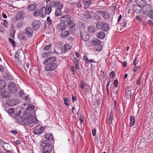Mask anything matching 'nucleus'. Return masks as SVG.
I'll return each instance as SVG.
<instances>
[{"label": "nucleus", "instance_id": "052dcab7", "mask_svg": "<svg viewBox=\"0 0 153 153\" xmlns=\"http://www.w3.org/2000/svg\"><path fill=\"white\" fill-rule=\"evenodd\" d=\"M149 15L151 18L153 19V10H152L150 11Z\"/></svg>", "mask_w": 153, "mask_h": 153}, {"label": "nucleus", "instance_id": "680f3d73", "mask_svg": "<svg viewBox=\"0 0 153 153\" xmlns=\"http://www.w3.org/2000/svg\"><path fill=\"white\" fill-rule=\"evenodd\" d=\"M17 26L18 28L21 27L22 26V22H19L17 24Z\"/></svg>", "mask_w": 153, "mask_h": 153}, {"label": "nucleus", "instance_id": "1a4fd4ad", "mask_svg": "<svg viewBox=\"0 0 153 153\" xmlns=\"http://www.w3.org/2000/svg\"><path fill=\"white\" fill-rule=\"evenodd\" d=\"M44 128L40 125H38L34 128L33 133L35 134L40 135L42 133Z\"/></svg>", "mask_w": 153, "mask_h": 153}, {"label": "nucleus", "instance_id": "c756f323", "mask_svg": "<svg viewBox=\"0 0 153 153\" xmlns=\"http://www.w3.org/2000/svg\"><path fill=\"white\" fill-rule=\"evenodd\" d=\"M93 13V12L91 11L90 12L86 11L85 12L84 14V18L87 19H88L91 17V13Z\"/></svg>", "mask_w": 153, "mask_h": 153}, {"label": "nucleus", "instance_id": "393cba45", "mask_svg": "<svg viewBox=\"0 0 153 153\" xmlns=\"http://www.w3.org/2000/svg\"><path fill=\"white\" fill-rule=\"evenodd\" d=\"M45 138L46 140L44 141H49L51 143H52L53 141V136L50 134H46Z\"/></svg>", "mask_w": 153, "mask_h": 153}, {"label": "nucleus", "instance_id": "a18cd8bd", "mask_svg": "<svg viewBox=\"0 0 153 153\" xmlns=\"http://www.w3.org/2000/svg\"><path fill=\"white\" fill-rule=\"evenodd\" d=\"M8 40L9 42L10 43H11L12 45L13 46H15L16 45H15V42L13 39H12L10 38H9L8 39Z\"/></svg>", "mask_w": 153, "mask_h": 153}, {"label": "nucleus", "instance_id": "5701e85b", "mask_svg": "<svg viewBox=\"0 0 153 153\" xmlns=\"http://www.w3.org/2000/svg\"><path fill=\"white\" fill-rule=\"evenodd\" d=\"M105 36V34L103 31H100L96 34L97 38L100 39H103Z\"/></svg>", "mask_w": 153, "mask_h": 153}, {"label": "nucleus", "instance_id": "bb28decb", "mask_svg": "<svg viewBox=\"0 0 153 153\" xmlns=\"http://www.w3.org/2000/svg\"><path fill=\"white\" fill-rule=\"evenodd\" d=\"M97 29L94 26H91L88 27V31L91 34L94 33L96 31Z\"/></svg>", "mask_w": 153, "mask_h": 153}, {"label": "nucleus", "instance_id": "72a5a7b5", "mask_svg": "<svg viewBox=\"0 0 153 153\" xmlns=\"http://www.w3.org/2000/svg\"><path fill=\"white\" fill-rule=\"evenodd\" d=\"M93 48L96 51H100L102 49V47L100 44H99L94 46Z\"/></svg>", "mask_w": 153, "mask_h": 153}, {"label": "nucleus", "instance_id": "c9c22d12", "mask_svg": "<svg viewBox=\"0 0 153 153\" xmlns=\"http://www.w3.org/2000/svg\"><path fill=\"white\" fill-rule=\"evenodd\" d=\"M126 97L127 99H131V93L130 90H128L126 92Z\"/></svg>", "mask_w": 153, "mask_h": 153}, {"label": "nucleus", "instance_id": "09e8293b", "mask_svg": "<svg viewBox=\"0 0 153 153\" xmlns=\"http://www.w3.org/2000/svg\"><path fill=\"white\" fill-rule=\"evenodd\" d=\"M80 28L82 29L85 28V25L84 23L82 22H79V23Z\"/></svg>", "mask_w": 153, "mask_h": 153}, {"label": "nucleus", "instance_id": "f257e3e1", "mask_svg": "<svg viewBox=\"0 0 153 153\" xmlns=\"http://www.w3.org/2000/svg\"><path fill=\"white\" fill-rule=\"evenodd\" d=\"M23 125H27L32 123H36L37 121V119L35 117L29 116L28 114L24 113L23 115Z\"/></svg>", "mask_w": 153, "mask_h": 153}, {"label": "nucleus", "instance_id": "6ab92c4d", "mask_svg": "<svg viewBox=\"0 0 153 153\" xmlns=\"http://www.w3.org/2000/svg\"><path fill=\"white\" fill-rule=\"evenodd\" d=\"M133 9L134 12L137 13H140L142 10L141 7L138 5H134L133 6Z\"/></svg>", "mask_w": 153, "mask_h": 153}, {"label": "nucleus", "instance_id": "5fc2aeb1", "mask_svg": "<svg viewBox=\"0 0 153 153\" xmlns=\"http://www.w3.org/2000/svg\"><path fill=\"white\" fill-rule=\"evenodd\" d=\"M121 25L123 28H125L126 25V22L124 20L121 23Z\"/></svg>", "mask_w": 153, "mask_h": 153}, {"label": "nucleus", "instance_id": "603ef678", "mask_svg": "<svg viewBox=\"0 0 153 153\" xmlns=\"http://www.w3.org/2000/svg\"><path fill=\"white\" fill-rule=\"evenodd\" d=\"M19 93L21 97H22L23 99H24L25 98V94L24 93L23 91H20L19 92Z\"/></svg>", "mask_w": 153, "mask_h": 153}, {"label": "nucleus", "instance_id": "8fccbe9b", "mask_svg": "<svg viewBox=\"0 0 153 153\" xmlns=\"http://www.w3.org/2000/svg\"><path fill=\"white\" fill-rule=\"evenodd\" d=\"M47 22L48 24L49 25H51L52 23V20L50 19V17L49 16L47 17Z\"/></svg>", "mask_w": 153, "mask_h": 153}, {"label": "nucleus", "instance_id": "0e129e2a", "mask_svg": "<svg viewBox=\"0 0 153 153\" xmlns=\"http://www.w3.org/2000/svg\"><path fill=\"white\" fill-rule=\"evenodd\" d=\"M89 62L95 63L96 62L95 61H94L92 59H89V60L88 59V61L87 62H86V63L87 64H89Z\"/></svg>", "mask_w": 153, "mask_h": 153}, {"label": "nucleus", "instance_id": "79ce46f5", "mask_svg": "<svg viewBox=\"0 0 153 153\" xmlns=\"http://www.w3.org/2000/svg\"><path fill=\"white\" fill-rule=\"evenodd\" d=\"M8 103L9 105L12 106L15 105L16 104V102L13 100L9 101L8 102Z\"/></svg>", "mask_w": 153, "mask_h": 153}, {"label": "nucleus", "instance_id": "f8f14e48", "mask_svg": "<svg viewBox=\"0 0 153 153\" xmlns=\"http://www.w3.org/2000/svg\"><path fill=\"white\" fill-rule=\"evenodd\" d=\"M33 30L30 27H27L25 29V33L27 36L30 38L32 36L33 33Z\"/></svg>", "mask_w": 153, "mask_h": 153}, {"label": "nucleus", "instance_id": "2f4dec72", "mask_svg": "<svg viewBox=\"0 0 153 153\" xmlns=\"http://www.w3.org/2000/svg\"><path fill=\"white\" fill-rule=\"evenodd\" d=\"M135 123V117L132 116H130V123L129 124V126L132 127L134 124Z\"/></svg>", "mask_w": 153, "mask_h": 153}, {"label": "nucleus", "instance_id": "13d9d810", "mask_svg": "<svg viewBox=\"0 0 153 153\" xmlns=\"http://www.w3.org/2000/svg\"><path fill=\"white\" fill-rule=\"evenodd\" d=\"M24 99L27 102H28L30 101V98L29 97L25 96V98Z\"/></svg>", "mask_w": 153, "mask_h": 153}, {"label": "nucleus", "instance_id": "ea45409f", "mask_svg": "<svg viewBox=\"0 0 153 153\" xmlns=\"http://www.w3.org/2000/svg\"><path fill=\"white\" fill-rule=\"evenodd\" d=\"M5 85V82L4 80H1L0 81V89L4 88Z\"/></svg>", "mask_w": 153, "mask_h": 153}, {"label": "nucleus", "instance_id": "7c9ffc66", "mask_svg": "<svg viewBox=\"0 0 153 153\" xmlns=\"http://www.w3.org/2000/svg\"><path fill=\"white\" fill-rule=\"evenodd\" d=\"M136 2L138 5H140L141 7L143 5H145L146 3L145 0H136Z\"/></svg>", "mask_w": 153, "mask_h": 153}, {"label": "nucleus", "instance_id": "cd10ccee", "mask_svg": "<svg viewBox=\"0 0 153 153\" xmlns=\"http://www.w3.org/2000/svg\"><path fill=\"white\" fill-rule=\"evenodd\" d=\"M17 16V18H18L19 20H20L24 18L25 16V14L23 12L19 11L18 12Z\"/></svg>", "mask_w": 153, "mask_h": 153}, {"label": "nucleus", "instance_id": "f3484780", "mask_svg": "<svg viewBox=\"0 0 153 153\" xmlns=\"http://www.w3.org/2000/svg\"><path fill=\"white\" fill-rule=\"evenodd\" d=\"M71 48V47L68 44H66L64 45L62 47L61 51V53H64L67 52L68 50L70 49Z\"/></svg>", "mask_w": 153, "mask_h": 153}, {"label": "nucleus", "instance_id": "f03ea898", "mask_svg": "<svg viewBox=\"0 0 153 153\" xmlns=\"http://www.w3.org/2000/svg\"><path fill=\"white\" fill-rule=\"evenodd\" d=\"M25 56L23 51L21 49L17 50L14 56V60L16 63L20 65L22 63V60L25 58Z\"/></svg>", "mask_w": 153, "mask_h": 153}, {"label": "nucleus", "instance_id": "ddd939ff", "mask_svg": "<svg viewBox=\"0 0 153 153\" xmlns=\"http://www.w3.org/2000/svg\"><path fill=\"white\" fill-rule=\"evenodd\" d=\"M56 60L55 56H51L47 58L46 59L44 60L43 64L45 65L48 63H54Z\"/></svg>", "mask_w": 153, "mask_h": 153}, {"label": "nucleus", "instance_id": "dca6fc26", "mask_svg": "<svg viewBox=\"0 0 153 153\" xmlns=\"http://www.w3.org/2000/svg\"><path fill=\"white\" fill-rule=\"evenodd\" d=\"M66 24L63 22H60L57 25V28L62 31L66 29Z\"/></svg>", "mask_w": 153, "mask_h": 153}, {"label": "nucleus", "instance_id": "473e14b6", "mask_svg": "<svg viewBox=\"0 0 153 153\" xmlns=\"http://www.w3.org/2000/svg\"><path fill=\"white\" fill-rule=\"evenodd\" d=\"M60 4L59 3V2L57 1H52L51 3L50 4H49L51 6V7H56L58 6L59 5V4Z\"/></svg>", "mask_w": 153, "mask_h": 153}, {"label": "nucleus", "instance_id": "a878e982", "mask_svg": "<svg viewBox=\"0 0 153 153\" xmlns=\"http://www.w3.org/2000/svg\"><path fill=\"white\" fill-rule=\"evenodd\" d=\"M68 26L70 28H73L76 26L75 23L72 20H69L67 23Z\"/></svg>", "mask_w": 153, "mask_h": 153}, {"label": "nucleus", "instance_id": "0eeeda50", "mask_svg": "<svg viewBox=\"0 0 153 153\" xmlns=\"http://www.w3.org/2000/svg\"><path fill=\"white\" fill-rule=\"evenodd\" d=\"M58 65L56 63L48 64L45 66L44 69L46 71H52L56 68Z\"/></svg>", "mask_w": 153, "mask_h": 153}, {"label": "nucleus", "instance_id": "7ed1b4c3", "mask_svg": "<svg viewBox=\"0 0 153 153\" xmlns=\"http://www.w3.org/2000/svg\"><path fill=\"white\" fill-rule=\"evenodd\" d=\"M52 143L48 141H42L40 144V146L42 148V152H51L53 148Z\"/></svg>", "mask_w": 153, "mask_h": 153}, {"label": "nucleus", "instance_id": "4c0bfd02", "mask_svg": "<svg viewBox=\"0 0 153 153\" xmlns=\"http://www.w3.org/2000/svg\"><path fill=\"white\" fill-rule=\"evenodd\" d=\"M19 38L20 40H22L24 41L26 40V36L23 33L20 34L19 36Z\"/></svg>", "mask_w": 153, "mask_h": 153}, {"label": "nucleus", "instance_id": "4468645a", "mask_svg": "<svg viewBox=\"0 0 153 153\" xmlns=\"http://www.w3.org/2000/svg\"><path fill=\"white\" fill-rule=\"evenodd\" d=\"M63 6V5L62 4L58 6L55 12V14L56 16H59L62 14L61 9L62 8Z\"/></svg>", "mask_w": 153, "mask_h": 153}, {"label": "nucleus", "instance_id": "3c124183", "mask_svg": "<svg viewBox=\"0 0 153 153\" xmlns=\"http://www.w3.org/2000/svg\"><path fill=\"white\" fill-rule=\"evenodd\" d=\"M51 46V44H50L49 45H46L44 48V49L45 51H47L50 48Z\"/></svg>", "mask_w": 153, "mask_h": 153}, {"label": "nucleus", "instance_id": "bf43d9fd", "mask_svg": "<svg viewBox=\"0 0 153 153\" xmlns=\"http://www.w3.org/2000/svg\"><path fill=\"white\" fill-rule=\"evenodd\" d=\"M49 53L48 52L43 53L42 55V57L44 59L45 58L46 56H48Z\"/></svg>", "mask_w": 153, "mask_h": 153}, {"label": "nucleus", "instance_id": "37998d69", "mask_svg": "<svg viewBox=\"0 0 153 153\" xmlns=\"http://www.w3.org/2000/svg\"><path fill=\"white\" fill-rule=\"evenodd\" d=\"M15 31L13 29L11 30L10 32V36L12 38H13L15 36Z\"/></svg>", "mask_w": 153, "mask_h": 153}, {"label": "nucleus", "instance_id": "f704fd0d", "mask_svg": "<svg viewBox=\"0 0 153 153\" xmlns=\"http://www.w3.org/2000/svg\"><path fill=\"white\" fill-rule=\"evenodd\" d=\"M100 43L101 41L97 39H95L91 42L92 45H94V46L97 45L99 44Z\"/></svg>", "mask_w": 153, "mask_h": 153}, {"label": "nucleus", "instance_id": "6e6552de", "mask_svg": "<svg viewBox=\"0 0 153 153\" xmlns=\"http://www.w3.org/2000/svg\"><path fill=\"white\" fill-rule=\"evenodd\" d=\"M8 90L12 93H15L17 90V87L16 84L11 81H10L7 87Z\"/></svg>", "mask_w": 153, "mask_h": 153}, {"label": "nucleus", "instance_id": "e2e57ef3", "mask_svg": "<svg viewBox=\"0 0 153 153\" xmlns=\"http://www.w3.org/2000/svg\"><path fill=\"white\" fill-rule=\"evenodd\" d=\"M140 66H137L135 67V68H134L133 70L134 72H136L137 71V70L139 69H140Z\"/></svg>", "mask_w": 153, "mask_h": 153}, {"label": "nucleus", "instance_id": "69168bd1", "mask_svg": "<svg viewBox=\"0 0 153 153\" xmlns=\"http://www.w3.org/2000/svg\"><path fill=\"white\" fill-rule=\"evenodd\" d=\"M114 76V72L112 71L111 72L110 74V76L111 77V78H113Z\"/></svg>", "mask_w": 153, "mask_h": 153}, {"label": "nucleus", "instance_id": "423d86ee", "mask_svg": "<svg viewBox=\"0 0 153 153\" xmlns=\"http://www.w3.org/2000/svg\"><path fill=\"white\" fill-rule=\"evenodd\" d=\"M7 112L11 117H14L16 115L20 114V107L17 108L15 109L12 108H10L7 110Z\"/></svg>", "mask_w": 153, "mask_h": 153}, {"label": "nucleus", "instance_id": "a211bd4d", "mask_svg": "<svg viewBox=\"0 0 153 153\" xmlns=\"http://www.w3.org/2000/svg\"><path fill=\"white\" fill-rule=\"evenodd\" d=\"M70 33L68 30H64L62 31L60 33V36L62 38H65L69 36Z\"/></svg>", "mask_w": 153, "mask_h": 153}, {"label": "nucleus", "instance_id": "9d476101", "mask_svg": "<svg viewBox=\"0 0 153 153\" xmlns=\"http://www.w3.org/2000/svg\"><path fill=\"white\" fill-rule=\"evenodd\" d=\"M96 13L100 14L105 20H108L110 17L109 13L107 11H97Z\"/></svg>", "mask_w": 153, "mask_h": 153}, {"label": "nucleus", "instance_id": "774afa93", "mask_svg": "<svg viewBox=\"0 0 153 153\" xmlns=\"http://www.w3.org/2000/svg\"><path fill=\"white\" fill-rule=\"evenodd\" d=\"M96 129H93L92 130V135L94 136H95V135H96Z\"/></svg>", "mask_w": 153, "mask_h": 153}, {"label": "nucleus", "instance_id": "412c9836", "mask_svg": "<svg viewBox=\"0 0 153 153\" xmlns=\"http://www.w3.org/2000/svg\"><path fill=\"white\" fill-rule=\"evenodd\" d=\"M91 3V0H83V4L84 6V9L88 8Z\"/></svg>", "mask_w": 153, "mask_h": 153}, {"label": "nucleus", "instance_id": "6e6d98bb", "mask_svg": "<svg viewBox=\"0 0 153 153\" xmlns=\"http://www.w3.org/2000/svg\"><path fill=\"white\" fill-rule=\"evenodd\" d=\"M85 89L84 90L86 91V92H88L90 89V86L89 85H85Z\"/></svg>", "mask_w": 153, "mask_h": 153}, {"label": "nucleus", "instance_id": "39448f33", "mask_svg": "<svg viewBox=\"0 0 153 153\" xmlns=\"http://www.w3.org/2000/svg\"><path fill=\"white\" fill-rule=\"evenodd\" d=\"M96 28L98 30H101L107 32L109 29V26L106 23L102 21H98L95 23Z\"/></svg>", "mask_w": 153, "mask_h": 153}, {"label": "nucleus", "instance_id": "aec40b11", "mask_svg": "<svg viewBox=\"0 0 153 153\" xmlns=\"http://www.w3.org/2000/svg\"><path fill=\"white\" fill-rule=\"evenodd\" d=\"M71 18V16L69 15H64L60 18V20L62 22H66Z\"/></svg>", "mask_w": 153, "mask_h": 153}, {"label": "nucleus", "instance_id": "c03bdc74", "mask_svg": "<svg viewBox=\"0 0 153 153\" xmlns=\"http://www.w3.org/2000/svg\"><path fill=\"white\" fill-rule=\"evenodd\" d=\"M85 85L84 81H80L79 85V87L82 89H83L84 88V86Z\"/></svg>", "mask_w": 153, "mask_h": 153}, {"label": "nucleus", "instance_id": "20e7f679", "mask_svg": "<svg viewBox=\"0 0 153 153\" xmlns=\"http://www.w3.org/2000/svg\"><path fill=\"white\" fill-rule=\"evenodd\" d=\"M51 10V6L49 4L46 5V7L42 6L39 10L40 16L42 17H45L46 16V14H49Z\"/></svg>", "mask_w": 153, "mask_h": 153}, {"label": "nucleus", "instance_id": "4be33fe9", "mask_svg": "<svg viewBox=\"0 0 153 153\" xmlns=\"http://www.w3.org/2000/svg\"><path fill=\"white\" fill-rule=\"evenodd\" d=\"M19 114L16 115L14 117V121L16 122L19 124L22 123L23 118L19 115Z\"/></svg>", "mask_w": 153, "mask_h": 153}, {"label": "nucleus", "instance_id": "2eb2a0df", "mask_svg": "<svg viewBox=\"0 0 153 153\" xmlns=\"http://www.w3.org/2000/svg\"><path fill=\"white\" fill-rule=\"evenodd\" d=\"M40 25V22L39 20H35L32 23V26L35 30L39 29Z\"/></svg>", "mask_w": 153, "mask_h": 153}, {"label": "nucleus", "instance_id": "a19ab883", "mask_svg": "<svg viewBox=\"0 0 153 153\" xmlns=\"http://www.w3.org/2000/svg\"><path fill=\"white\" fill-rule=\"evenodd\" d=\"M101 19V17L98 15H96L94 16V18H93V19L97 21H98V22Z\"/></svg>", "mask_w": 153, "mask_h": 153}, {"label": "nucleus", "instance_id": "b1692460", "mask_svg": "<svg viewBox=\"0 0 153 153\" xmlns=\"http://www.w3.org/2000/svg\"><path fill=\"white\" fill-rule=\"evenodd\" d=\"M37 7V4H32L27 7V10L30 12L34 11Z\"/></svg>", "mask_w": 153, "mask_h": 153}, {"label": "nucleus", "instance_id": "c85d7f7f", "mask_svg": "<svg viewBox=\"0 0 153 153\" xmlns=\"http://www.w3.org/2000/svg\"><path fill=\"white\" fill-rule=\"evenodd\" d=\"M142 7H143V10L146 12L150 10L151 9V7L149 4H145L143 5Z\"/></svg>", "mask_w": 153, "mask_h": 153}, {"label": "nucleus", "instance_id": "864d4df0", "mask_svg": "<svg viewBox=\"0 0 153 153\" xmlns=\"http://www.w3.org/2000/svg\"><path fill=\"white\" fill-rule=\"evenodd\" d=\"M3 25L4 27L7 28L8 26V23H7V21L5 20H4L3 22Z\"/></svg>", "mask_w": 153, "mask_h": 153}, {"label": "nucleus", "instance_id": "e433bc0d", "mask_svg": "<svg viewBox=\"0 0 153 153\" xmlns=\"http://www.w3.org/2000/svg\"><path fill=\"white\" fill-rule=\"evenodd\" d=\"M113 115L112 114L110 113L109 115V117L108 120V122L109 124H111L112 123V121L113 119Z\"/></svg>", "mask_w": 153, "mask_h": 153}, {"label": "nucleus", "instance_id": "49530a36", "mask_svg": "<svg viewBox=\"0 0 153 153\" xmlns=\"http://www.w3.org/2000/svg\"><path fill=\"white\" fill-rule=\"evenodd\" d=\"M33 15L35 16H40V12L39 10H36V11L33 13Z\"/></svg>", "mask_w": 153, "mask_h": 153}, {"label": "nucleus", "instance_id": "de8ad7c7", "mask_svg": "<svg viewBox=\"0 0 153 153\" xmlns=\"http://www.w3.org/2000/svg\"><path fill=\"white\" fill-rule=\"evenodd\" d=\"M74 63L75 64V68L76 70H77L79 68V63L77 60L76 61H75Z\"/></svg>", "mask_w": 153, "mask_h": 153}, {"label": "nucleus", "instance_id": "338daca9", "mask_svg": "<svg viewBox=\"0 0 153 153\" xmlns=\"http://www.w3.org/2000/svg\"><path fill=\"white\" fill-rule=\"evenodd\" d=\"M67 39L68 41H72L74 40V39L73 37H70L67 38Z\"/></svg>", "mask_w": 153, "mask_h": 153}, {"label": "nucleus", "instance_id": "58836bf2", "mask_svg": "<svg viewBox=\"0 0 153 153\" xmlns=\"http://www.w3.org/2000/svg\"><path fill=\"white\" fill-rule=\"evenodd\" d=\"M63 100H64V104L67 106H69L70 104L68 103L69 101L68 100V99L67 98L64 97L63 98Z\"/></svg>", "mask_w": 153, "mask_h": 153}, {"label": "nucleus", "instance_id": "4d7b16f0", "mask_svg": "<svg viewBox=\"0 0 153 153\" xmlns=\"http://www.w3.org/2000/svg\"><path fill=\"white\" fill-rule=\"evenodd\" d=\"M114 85L115 87H117L118 86V81L115 79L114 82Z\"/></svg>", "mask_w": 153, "mask_h": 153}, {"label": "nucleus", "instance_id": "9b49d317", "mask_svg": "<svg viewBox=\"0 0 153 153\" xmlns=\"http://www.w3.org/2000/svg\"><path fill=\"white\" fill-rule=\"evenodd\" d=\"M80 36L82 40L85 41H87L90 39L88 33L85 31L81 32Z\"/></svg>", "mask_w": 153, "mask_h": 153}]
</instances>
